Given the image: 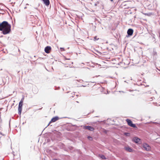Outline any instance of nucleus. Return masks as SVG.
<instances>
[{"instance_id": "7", "label": "nucleus", "mask_w": 160, "mask_h": 160, "mask_svg": "<svg viewBox=\"0 0 160 160\" xmlns=\"http://www.w3.org/2000/svg\"><path fill=\"white\" fill-rule=\"evenodd\" d=\"M84 128L85 129H87L90 131H93L94 129L93 128L90 126H84Z\"/></svg>"}, {"instance_id": "4", "label": "nucleus", "mask_w": 160, "mask_h": 160, "mask_svg": "<svg viewBox=\"0 0 160 160\" xmlns=\"http://www.w3.org/2000/svg\"><path fill=\"white\" fill-rule=\"evenodd\" d=\"M142 147L147 151H149L151 150V147L146 143H144L142 144Z\"/></svg>"}, {"instance_id": "17", "label": "nucleus", "mask_w": 160, "mask_h": 160, "mask_svg": "<svg viewBox=\"0 0 160 160\" xmlns=\"http://www.w3.org/2000/svg\"><path fill=\"white\" fill-rule=\"evenodd\" d=\"M99 38H97V36H96L94 37V39L95 40H98Z\"/></svg>"}, {"instance_id": "10", "label": "nucleus", "mask_w": 160, "mask_h": 160, "mask_svg": "<svg viewBox=\"0 0 160 160\" xmlns=\"http://www.w3.org/2000/svg\"><path fill=\"white\" fill-rule=\"evenodd\" d=\"M46 6H48L50 4L49 0H42Z\"/></svg>"}, {"instance_id": "2", "label": "nucleus", "mask_w": 160, "mask_h": 160, "mask_svg": "<svg viewBox=\"0 0 160 160\" xmlns=\"http://www.w3.org/2000/svg\"><path fill=\"white\" fill-rule=\"evenodd\" d=\"M24 100V98H23L19 102L18 108V114L20 115L21 114V112L22 111V104Z\"/></svg>"}, {"instance_id": "11", "label": "nucleus", "mask_w": 160, "mask_h": 160, "mask_svg": "<svg viewBox=\"0 0 160 160\" xmlns=\"http://www.w3.org/2000/svg\"><path fill=\"white\" fill-rule=\"evenodd\" d=\"M125 149L126 150L130 152H133L132 149L129 147H125Z\"/></svg>"}, {"instance_id": "6", "label": "nucleus", "mask_w": 160, "mask_h": 160, "mask_svg": "<svg viewBox=\"0 0 160 160\" xmlns=\"http://www.w3.org/2000/svg\"><path fill=\"white\" fill-rule=\"evenodd\" d=\"M51 48L50 46H47L45 48V52L47 53H49L51 51Z\"/></svg>"}, {"instance_id": "15", "label": "nucleus", "mask_w": 160, "mask_h": 160, "mask_svg": "<svg viewBox=\"0 0 160 160\" xmlns=\"http://www.w3.org/2000/svg\"><path fill=\"white\" fill-rule=\"evenodd\" d=\"M88 138L90 140H92V138L90 136L88 137Z\"/></svg>"}, {"instance_id": "21", "label": "nucleus", "mask_w": 160, "mask_h": 160, "mask_svg": "<svg viewBox=\"0 0 160 160\" xmlns=\"http://www.w3.org/2000/svg\"><path fill=\"white\" fill-rule=\"evenodd\" d=\"M68 59V60H70V59Z\"/></svg>"}, {"instance_id": "16", "label": "nucleus", "mask_w": 160, "mask_h": 160, "mask_svg": "<svg viewBox=\"0 0 160 160\" xmlns=\"http://www.w3.org/2000/svg\"><path fill=\"white\" fill-rule=\"evenodd\" d=\"M60 49L61 50V51H64V49L63 48H60Z\"/></svg>"}, {"instance_id": "9", "label": "nucleus", "mask_w": 160, "mask_h": 160, "mask_svg": "<svg viewBox=\"0 0 160 160\" xmlns=\"http://www.w3.org/2000/svg\"><path fill=\"white\" fill-rule=\"evenodd\" d=\"M58 119H59V118L58 117H55L54 118H53L52 119L51 121H50L49 123H50L52 122H56V121H57V120H58Z\"/></svg>"}, {"instance_id": "18", "label": "nucleus", "mask_w": 160, "mask_h": 160, "mask_svg": "<svg viewBox=\"0 0 160 160\" xmlns=\"http://www.w3.org/2000/svg\"><path fill=\"white\" fill-rule=\"evenodd\" d=\"M99 2H97V3H96L94 4V6H96L97 5V3L98 4Z\"/></svg>"}, {"instance_id": "13", "label": "nucleus", "mask_w": 160, "mask_h": 160, "mask_svg": "<svg viewBox=\"0 0 160 160\" xmlns=\"http://www.w3.org/2000/svg\"><path fill=\"white\" fill-rule=\"evenodd\" d=\"M154 98L153 97H148L147 98L148 100L149 101H152L153 100Z\"/></svg>"}, {"instance_id": "20", "label": "nucleus", "mask_w": 160, "mask_h": 160, "mask_svg": "<svg viewBox=\"0 0 160 160\" xmlns=\"http://www.w3.org/2000/svg\"><path fill=\"white\" fill-rule=\"evenodd\" d=\"M111 1H112V2L113 1V0H111Z\"/></svg>"}, {"instance_id": "5", "label": "nucleus", "mask_w": 160, "mask_h": 160, "mask_svg": "<svg viewBox=\"0 0 160 160\" xmlns=\"http://www.w3.org/2000/svg\"><path fill=\"white\" fill-rule=\"evenodd\" d=\"M132 141L137 143L140 144L141 143L140 139L137 137L133 138Z\"/></svg>"}, {"instance_id": "12", "label": "nucleus", "mask_w": 160, "mask_h": 160, "mask_svg": "<svg viewBox=\"0 0 160 160\" xmlns=\"http://www.w3.org/2000/svg\"><path fill=\"white\" fill-rule=\"evenodd\" d=\"M0 134L2 135L3 136L5 135V133L4 131H3L2 128L1 127H0Z\"/></svg>"}, {"instance_id": "1", "label": "nucleus", "mask_w": 160, "mask_h": 160, "mask_svg": "<svg viewBox=\"0 0 160 160\" xmlns=\"http://www.w3.org/2000/svg\"><path fill=\"white\" fill-rule=\"evenodd\" d=\"M11 25L7 21H4L0 23V31H2L3 34L9 33L11 31Z\"/></svg>"}, {"instance_id": "3", "label": "nucleus", "mask_w": 160, "mask_h": 160, "mask_svg": "<svg viewBox=\"0 0 160 160\" xmlns=\"http://www.w3.org/2000/svg\"><path fill=\"white\" fill-rule=\"evenodd\" d=\"M126 121L128 123V124L129 126H130L131 127H133V128H137V127L136 126L135 124H134L132 123V122L131 120L129 119H127L126 120Z\"/></svg>"}, {"instance_id": "14", "label": "nucleus", "mask_w": 160, "mask_h": 160, "mask_svg": "<svg viewBox=\"0 0 160 160\" xmlns=\"http://www.w3.org/2000/svg\"><path fill=\"white\" fill-rule=\"evenodd\" d=\"M99 156L101 158H102V159H106V158L105 157V156L103 155H99Z\"/></svg>"}, {"instance_id": "19", "label": "nucleus", "mask_w": 160, "mask_h": 160, "mask_svg": "<svg viewBox=\"0 0 160 160\" xmlns=\"http://www.w3.org/2000/svg\"><path fill=\"white\" fill-rule=\"evenodd\" d=\"M132 8L131 7L128 6V7L126 8Z\"/></svg>"}, {"instance_id": "8", "label": "nucleus", "mask_w": 160, "mask_h": 160, "mask_svg": "<svg viewBox=\"0 0 160 160\" xmlns=\"http://www.w3.org/2000/svg\"><path fill=\"white\" fill-rule=\"evenodd\" d=\"M133 30L132 29H129L127 31V33L129 36H131L133 34Z\"/></svg>"}]
</instances>
